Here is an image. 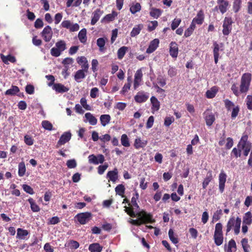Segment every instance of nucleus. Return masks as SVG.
<instances>
[{
	"instance_id": "3",
	"label": "nucleus",
	"mask_w": 252,
	"mask_h": 252,
	"mask_svg": "<svg viewBox=\"0 0 252 252\" xmlns=\"http://www.w3.org/2000/svg\"><path fill=\"white\" fill-rule=\"evenodd\" d=\"M241 221V219L239 217H231L226 224V234H227L233 228L235 235H238L240 232Z\"/></svg>"
},
{
	"instance_id": "61",
	"label": "nucleus",
	"mask_w": 252,
	"mask_h": 252,
	"mask_svg": "<svg viewBox=\"0 0 252 252\" xmlns=\"http://www.w3.org/2000/svg\"><path fill=\"white\" fill-rule=\"evenodd\" d=\"M98 89L94 87L91 89L90 92V96L92 98H95L98 95Z\"/></svg>"
},
{
	"instance_id": "21",
	"label": "nucleus",
	"mask_w": 252,
	"mask_h": 252,
	"mask_svg": "<svg viewBox=\"0 0 252 252\" xmlns=\"http://www.w3.org/2000/svg\"><path fill=\"white\" fill-rule=\"evenodd\" d=\"M152 6V4H150V15L154 18L158 19L161 15L162 11L159 9L154 8Z\"/></svg>"
},
{
	"instance_id": "8",
	"label": "nucleus",
	"mask_w": 252,
	"mask_h": 252,
	"mask_svg": "<svg viewBox=\"0 0 252 252\" xmlns=\"http://www.w3.org/2000/svg\"><path fill=\"white\" fill-rule=\"evenodd\" d=\"M72 134L70 131L64 132L60 137L57 144V147L59 148L62 145H64L70 141Z\"/></svg>"
},
{
	"instance_id": "5",
	"label": "nucleus",
	"mask_w": 252,
	"mask_h": 252,
	"mask_svg": "<svg viewBox=\"0 0 252 252\" xmlns=\"http://www.w3.org/2000/svg\"><path fill=\"white\" fill-rule=\"evenodd\" d=\"M81 224H85L89 222L92 218V214L85 212L78 214L75 217Z\"/></svg>"
},
{
	"instance_id": "12",
	"label": "nucleus",
	"mask_w": 252,
	"mask_h": 252,
	"mask_svg": "<svg viewBox=\"0 0 252 252\" xmlns=\"http://www.w3.org/2000/svg\"><path fill=\"white\" fill-rule=\"evenodd\" d=\"M226 174L222 170L221 171L219 175V189L221 193H222L224 191L225 183L226 180Z\"/></svg>"
},
{
	"instance_id": "52",
	"label": "nucleus",
	"mask_w": 252,
	"mask_h": 252,
	"mask_svg": "<svg viewBox=\"0 0 252 252\" xmlns=\"http://www.w3.org/2000/svg\"><path fill=\"white\" fill-rule=\"evenodd\" d=\"M168 235L170 238V240L172 241V242L175 244L178 243V240L177 238L174 236V231L172 229H170L168 231Z\"/></svg>"
},
{
	"instance_id": "60",
	"label": "nucleus",
	"mask_w": 252,
	"mask_h": 252,
	"mask_svg": "<svg viewBox=\"0 0 252 252\" xmlns=\"http://www.w3.org/2000/svg\"><path fill=\"white\" fill-rule=\"evenodd\" d=\"M108 167V165L106 163L102 165H99L98 167V173L100 175L103 174Z\"/></svg>"
},
{
	"instance_id": "6",
	"label": "nucleus",
	"mask_w": 252,
	"mask_h": 252,
	"mask_svg": "<svg viewBox=\"0 0 252 252\" xmlns=\"http://www.w3.org/2000/svg\"><path fill=\"white\" fill-rule=\"evenodd\" d=\"M232 21L231 18L225 17L223 22L222 33L224 35H228L232 30Z\"/></svg>"
},
{
	"instance_id": "32",
	"label": "nucleus",
	"mask_w": 252,
	"mask_h": 252,
	"mask_svg": "<svg viewBox=\"0 0 252 252\" xmlns=\"http://www.w3.org/2000/svg\"><path fill=\"white\" fill-rule=\"evenodd\" d=\"M0 58L2 62L5 64H8V62L11 63H15L16 62L15 58L10 55L4 56L3 54L0 55Z\"/></svg>"
},
{
	"instance_id": "18",
	"label": "nucleus",
	"mask_w": 252,
	"mask_h": 252,
	"mask_svg": "<svg viewBox=\"0 0 252 252\" xmlns=\"http://www.w3.org/2000/svg\"><path fill=\"white\" fill-rule=\"evenodd\" d=\"M218 4V8L220 12L223 14L227 10V7L229 5V2L225 0H217Z\"/></svg>"
},
{
	"instance_id": "36",
	"label": "nucleus",
	"mask_w": 252,
	"mask_h": 252,
	"mask_svg": "<svg viewBox=\"0 0 252 252\" xmlns=\"http://www.w3.org/2000/svg\"><path fill=\"white\" fill-rule=\"evenodd\" d=\"M20 91L17 86L12 85L10 89L5 92V94L7 95H14L16 94Z\"/></svg>"
},
{
	"instance_id": "40",
	"label": "nucleus",
	"mask_w": 252,
	"mask_h": 252,
	"mask_svg": "<svg viewBox=\"0 0 252 252\" xmlns=\"http://www.w3.org/2000/svg\"><path fill=\"white\" fill-rule=\"evenodd\" d=\"M89 250L91 252H101L102 248L98 243H94L89 246Z\"/></svg>"
},
{
	"instance_id": "34",
	"label": "nucleus",
	"mask_w": 252,
	"mask_h": 252,
	"mask_svg": "<svg viewBox=\"0 0 252 252\" xmlns=\"http://www.w3.org/2000/svg\"><path fill=\"white\" fill-rule=\"evenodd\" d=\"M111 117L108 114H103L100 116V121L102 126H105L108 125L110 121Z\"/></svg>"
},
{
	"instance_id": "13",
	"label": "nucleus",
	"mask_w": 252,
	"mask_h": 252,
	"mask_svg": "<svg viewBox=\"0 0 252 252\" xmlns=\"http://www.w3.org/2000/svg\"><path fill=\"white\" fill-rule=\"evenodd\" d=\"M142 76L143 73L141 69H138L134 74L133 84L134 89H136L140 85V83L142 79Z\"/></svg>"
},
{
	"instance_id": "46",
	"label": "nucleus",
	"mask_w": 252,
	"mask_h": 252,
	"mask_svg": "<svg viewBox=\"0 0 252 252\" xmlns=\"http://www.w3.org/2000/svg\"><path fill=\"white\" fill-rule=\"evenodd\" d=\"M241 0H234L233 3V10L235 13H237L241 7Z\"/></svg>"
},
{
	"instance_id": "27",
	"label": "nucleus",
	"mask_w": 252,
	"mask_h": 252,
	"mask_svg": "<svg viewBox=\"0 0 252 252\" xmlns=\"http://www.w3.org/2000/svg\"><path fill=\"white\" fill-rule=\"evenodd\" d=\"M252 223V213L249 211L246 213L243 218V223L251 225Z\"/></svg>"
},
{
	"instance_id": "29",
	"label": "nucleus",
	"mask_w": 252,
	"mask_h": 252,
	"mask_svg": "<svg viewBox=\"0 0 252 252\" xmlns=\"http://www.w3.org/2000/svg\"><path fill=\"white\" fill-rule=\"evenodd\" d=\"M213 54L214 56H219V51L223 50V43L218 44L216 41L213 42Z\"/></svg>"
},
{
	"instance_id": "59",
	"label": "nucleus",
	"mask_w": 252,
	"mask_h": 252,
	"mask_svg": "<svg viewBox=\"0 0 252 252\" xmlns=\"http://www.w3.org/2000/svg\"><path fill=\"white\" fill-rule=\"evenodd\" d=\"M62 52L57 48L53 47L51 49V54L52 56L58 57L60 56Z\"/></svg>"
},
{
	"instance_id": "31",
	"label": "nucleus",
	"mask_w": 252,
	"mask_h": 252,
	"mask_svg": "<svg viewBox=\"0 0 252 252\" xmlns=\"http://www.w3.org/2000/svg\"><path fill=\"white\" fill-rule=\"evenodd\" d=\"M143 28V25L142 24H139L137 25H136L132 30L131 32H130V36L131 37H135L137 36L138 34H139L141 32V31Z\"/></svg>"
},
{
	"instance_id": "50",
	"label": "nucleus",
	"mask_w": 252,
	"mask_h": 252,
	"mask_svg": "<svg viewBox=\"0 0 252 252\" xmlns=\"http://www.w3.org/2000/svg\"><path fill=\"white\" fill-rule=\"evenodd\" d=\"M242 245L245 252H250V246L248 244V240L246 238H243L241 241Z\"/></svg>"
},
{
	"instance_id": "43",
	"label": "nucleus",
	"mask_w": 252,
	"mask_h": 252,
	"mask_svg": "<svg viewBox=\"0 0 252 252\" xmlns=\"http://www.w3.org/2000/svg\"><path fill=\"white\" fill-rule=\"evenodd\" d=\"M26 167L24 162H21L18 165V175L20 177H23L26 172Z\"/></svg>"
},
{
	"instance_id": "54",
	"label": "nucleus",
	"mask_w": 252,
	"mask_h": 252,
	"mask_svg": "<svg viewBox=\"0 0 252 252\" xmlns=\"http://www.w3.org/2000/svg\"><path fill=\"white\" fill-rule=\"evenodd\" d=\"M222 215V210L221 209L217 210L214 213L212 218V221H216L219 220L220 218V216Z\"/></svg>"
},
{
	"instance_id": "44",
	"label": "nucleus",
	"mask_w": 252,
	"mask_h": 252,
	"mask_svg": "<svg viewBox=\"0 0 252 252\" xmlns=\"http://www.w3.org/2000/svg\"><path fill=\"white\" fill-rule=\"evenodd\" d=\"M236 244L233 239L230 240L228 244L227 248H225L226 252H232V249H236Z\"/></svg>"
},
{
	"instance_id": "11",
	"label": "nucleus",
	"mask_w": 252,
	"mask_h": 252,
	"mask_svg": "<svg viewBox=\"0 0 252 252\" xmlns=\"http://www.w3.org/2000/svg\"><path fill=\"white\" fill-rule=\"evenodd\" d=\"M149 98V94L143 91H140L137 93L134 96L135 101L138 103H142L145 102Z\"/></svg>"
},
{
	"instance_id": "25",
	"label": "nucleus",
	"mask_w": 252,
	"mask_h": 252,
	"mask_svg": "<svg viewBox=\"0 0 252 252\" xmlns=\"http://www.w3.org/2000/svg\"><path fill=\"white\" fill-rule=\"evenodd\" d=\"M85 73H87L84 69H80L76 71L74 75V79L77 82H80L81 80L86 77Z\"/></svg>"
},
{
	"instance_id": "35",
	"label": "nucleus",
	"mask_w": 252,
	"mask_h": 252,
	"mask_svg": "<svg viewBox=\"0 0 252 252\" xmlns=\"http://www.w3.org/2000/svg\"><path fill=\"white\" fill-rule=\"evenodd\" d=\"M218 91L217 87H213L210 90H208L206 93V96L208 98H212L214 97Z\"/></svg>"
},
{
	"instance_id": "63",
	"label": "nucleus",
	"mask_w": 252,
	"mask_h": 252,
	"mask_svg": "<svg viewBox=\"0 0 252 252\" xmlns=\"http://www.w3.org/2000/svg\"><path fill=\"white\" fill-rule=\"evenodd\" d=\"M158 25V23L157 21H152L148 25V30L150 32L154 31Z\"/></svg>"
},
{
	"instance_id": "23",
	"label": "nucleus",
	"mask_w": 252,
	"mask_h": 252,
	"mask_svg": "<svg viewBox=\"0 0 252 252\" xmlns=\"http://www.w3.org/2000/svg\"><path fill=\"white\" fill-rule=\"evenodd\" d=\"M53 89L59 93H63L67 92L69 90V88L65 87L64 85L60 83L55 84L53 86Z\"/></svg>"
},
{
	"instance_id": "56",
	"label": "nucleus",
	"mask_w": 252,
	"mask_h": 252,
	"mask_svg": "<svg viewBox=\"0 0 252 252\" xmlns=\"http://www.w3.org/2000/svg\"><path fill=\"white\" fill-rule=\"evenodd\" d=\"M222 225L219 222L216 224L214 234H222Z\"/></svg>"
},
{
	"instance_id": "10",
	"label": "nucleus",
	"mask_w": 252,
	"mask_h": 252,
	"mask_svg": "<svg viewBox=\"0 0 252 252\" xmlns=\"http://www.w3.org/2000/svg\"><path fill=\"white\" fill-rule=\"evenodd\" d=\"M88 159L89 163L96 165L102 163L104 161V157L101 154L98 155L96 156L94 155H91L89 156Z\"/></svg>"
},
{
	"instance_id": "22",
	"label": "nucleus",
	"mask_w": 252,
	"mask_h": 252,
	"mask_svg": "<svg viewBox=\"0 0 252 252\" xmlns=\"http://www.w3.org/2000/svg\"><path fill=\"white\" fill-rule=\"evenodd\" d=\"M147 144L146 140H142L140 137L136 138L135 139L134 146L136 149L143 148Z\"/></svg>"
},
{
	"instance_id": "33",
	"label": "nucleus",
	"mask_w": 252,
	"mask_h": 252,
	"mask_svg": "<svg viewBox=\"0 0 252 252\" xmlns=\"http://www.w3.org/2000/svg\"><path fill=\"white\" fill-rule=\"evenodd\" d=\"M151 102L152 104V109L155 111L158 110L160 107V103L158 99L155 96H152Z\"/></svg>"
},
{
	"instance_id": "55",
	"label": "nucleus",
	"mask_w": 252,
	"mask_h": 252,
	"mask_svg": "<svg viewBox=\"0 0 252 252\" xmlns=\"http://www.w3.org/2000/svg\"><path fill=\"white\" fill-rule=\"evenodd\" d=\"M181 19L180 18H175L172 22L171 28L172 30H175L180 24Z\"/></svg>"
},
{
	"instance_id": "37",
	"label": "nucleus",
	"mask_w": 252,
	"mask_h": 252,
	"mask_svg": "<svg viewBox=\"0 0 252 252\" xmlns=\"http://www.w3.org/2000/svg\"><path fill=\"white\" fill-rule=\"evenodd\" d=\"M87 31L85 29H82L78 33V38L82 43H85L87 41Z\"/></svg>"
},
{
	"instance_id": "7",
	"label": "nucleus",
	"mask_w": 252,
	"mask_h": 252,
	"mask_svg": "<svg viewBox=\"0 0 252 252\" xmlns=\"http://www.w3.org/2000/svg\"><path fill=\"white\" fill-rule=\"evenodd\" d=\"M203 116L208 126H211L215 120V115L210 109H207L203 113Z\"/></svg>"
},
{
	"instance_id": "14",
	"label": "nucleus",
	"mask_w": 252,
	"mask_h": 252,
	"mask_svg": "<svg viewBox=\"0 0 252 252\" xmlns=\"http://www.w3.org/2000/svg\"><path fill=\"white\" fill-rule=\"evenodd\" d=\"M84 122H88L92 126L95 125L97 123V119L91 113L87 112L85 114Z\"/></svg>"
},
{
	"instance_id": "57",
	"label": "nucleus",
	"mask_w": 252,
	"mask_h": 252,
	"mask_svg": "<svg viewBox=\"0 0 252 252\" xmlns=\"http://www.w3.org/2000/svg\"><path fill=\"white\" fill-rule=\"evenodd\" d=\"M68 246L72 249H77L79 247V244L76 241L70 240L68 243Z\"/></svg>"
},
{
	"instance_id": "39",
	"label": "nucleus",
	"mask_w": 252,
	"mask_h": 252,
	"mask_svg": "<svg viewBox=\"0 0 252 252\" xmlns=\"http://www.w3.org/2000/svg\"><path fill=\"white\" fill-rule=\"evenodd\" d=\"M28 201L31 205V210L33 212H38L40 211L39 207L36 204L34 200L32 198H30Z\"/></svg>"
},
{
	"instance_id": "41",
	"label": "nucleus",
	"mask_w": 252,
	"mask_h": 252,
	"mask_svg": "<svg viewBox=\"0 0 252 252\" xmlns=\"http://www.w3.org/2000/svg\"><path fill=\"white\" fill-rule=\"evenodd\" d=\"M212 179L213 177L212 172L211 171H209L207 173V176L206 178L204 179V181L202 183V187L203 189H206V188L208 185L211 181L212 180Z\"/></svg>"
},
{
	"instance_id": "48",
	"label": "nucleus",
	"mask_w": 252,
	"mask_h": 252,
	"mask_svg": "<svg viewBox=\"0 0 252 252\" xmlns=\"http://www.w3.org/2000/svg\"><path fill=\"white\" fill-rule=\"evenodd\" d=\"M56 47L62 52L66 49V44L63 40H61L56 43Z\"/></svg>"
},
{
	"instance_id": "28",
	"label": "nucleus",
	"mask_w": 252,
	"mask_h": 252,
	"mask_svg": "<svg viewBox=\"0 0 252 252\" xmlns=\"http://www.w3.org/2000/svg\"><path fill=\"white\" fill-rule=\"evenodd\" d=\"M107 177L113 182H115L118 178L117 169H115L113 171H109L107 174Z\"/></svg>"
},
{
	"instance_id": "53",
	"label": "nucleus",
	"mask_w": 252,
	"mask_h": 252,
	"mask_svg": "<svg viewBox=\"0 0 252 252\" xmlns=\"http://www.w3.org/2000/svg\"><path fill=\"white\" fill-rule=\"evenodd\" d=\"M245 102L246 103L247 108L250 110H252V95H247L245 100Z\"/></svg>"
},
{
	"instance_id": "19",
	"label": "nucleus",
	"mask_w": 252,
	"mask_h": 252,
	"mask_svg": "<svg viewBox=\"0 0 252 252\" xmlns=\"http://www.w3.org/2000/svg\"><path fill=\"white\" fill-rule=\"evenodd\" d=\"M77 63L81 65L82 69H84L86 72H88L89 64L86 57L81 56L77 59Z\"/></svg>"
},
{
	"instance_id": "17",
	"label": "nucleus",
	"mask_w": 252,
	"mask_h": 252,
	"mask_svg": "<svg viewBox=\"0 0 252 252\" xmlns=\"http://www.w3.org/2000/svg\"><path fill=\"white\" fill-rule=\"evenodd\" d=\"M103 11L99 8L96 9L93 13V16L91 20V24L92 25H94L99 20L100 16L103 14Z\"/></svg>"
},
{
	"instance_id": "15",
	"label": "nucleus",
	"mask_w": 252,
	"mask_h": 252,
	"mask_svg": "<svg viewBox=\"0 0 252 252\" xmlns=\"http://www.w3.org/2000/svg\"><path fill=\"white\" fill-rule=\"evenodd\" d=\"M118 16V13L116 11H113L111 13L107 14L101 20L102 23H108L113 21Z\"/></svg>"
},
{
	"instance_id": "16",
	"label": "nucleus",
	"mask_w": 252,
	"mask_h": 252,
	"mask_svg": "<svg viewBox=\"0 0 252 252\" xmlns=\"http://www.w3.org/2000/svg\"><path fill=\"white\" fill-rule=\"evenodd\" d=\"M159 43L158 39L155 38L150 42L149 46L147 49L146 53L151 54L154 52L158 47Z\"/></svg>"
},
{
	"instance_id": "51",
	"label": "nucleus",
	"mask_w": 252,
	"mask_h": 252,
	"mask_svg": "<svg viewBox=\"0 0 252 252\" xmlns=\"http://www.w3.org/2000/svg\"><path fill=\"white\" fill-rule=\"evenodd\" d=\"M42 126L46 130H52L53 129L52 124L48 121H43L42 122Z\"/></svg>"
},
{
	"instance_id": "20",
	"label": "nucleus",
	"mask_w": 252,
	"mask_h": 252,
	"mask_svg": "<svg viewBox=\"0 0 252 252\" xmlns=\"http://www.w3.org/2000/svg\"><path fill=\"white\" fill-rule=\"evenodd\" d=\"M169 53L173 58H176L178 54V47L176 42H172L170 43Z\"/></svg>"
},
{
	"instance_id": "1",
	"label": "nucleus",
	"mask_w": 252,
	"mask_h": 252,
	"mask_svg": "<svg viewBox=\"0 0 252 252\" xmlns=\"http://www.w3.org/2000/svg\"><path fill=\"white\" fill-rule=\"evenodd\" d=\"M251 79L252 75L251 73H245L243 74L241 78L239 88L235 84L232 85L231 90L233 93L236 96H239L242 94H245L249 90Z\"/></svg>"
},
{
	"instance_id": "26",
	"label": "nucleus",
	"mask_w": 252,
	"mask_h": 252,
	"mask_svg": "<svg viewBox=\"0 0 252 252\" xmlns=\"http://www.w3.org/2000/svg\"><path fill=\"white\" fill-rule=\"evenodd\" d=\"M204 19V16L203 11L200 10L197 13L196 16L193 19L192 21L198 25H201L203 23Z\"/></svg>"
},
{
	"instance_id": "64",
	"label": "nucleus",
	"mask_w": 252,
	"mask_h": 252,
	"mask_svg": "<svg viewBox=\"0 0 252 252\" xmlns=\"http://www.w3.org/2000/svg\"><path fill=\"white\" fill-rule=\"evenodd\" d=\"M24 141L25 143L29 146L32 145L33 143V140L32 137L28 135L25 136Z\"/></svg>"
},
{
	"instance_id": "42",
	"label": "nucleus",
	"mask_w": 252,
	"mask_h": 252,
	"mask_svg": "<svg viewBox=\"0 0 252 252\" xmlns=\"http://www.w3.org/2000/svg\"><path fill=\"white\" fill-rule=\"evenodd\" d=\"M214 239L215 244L218 246L221 245L223 243V234H214Z\"/></svg>"
},
{
	"instance_id": "45",
	"label": "nucleus",
	"mask_w": 252,
	"mask_h": 252,
	"mask_svg": "<svg viewBox=\"0 0 252 252\" xmlns=\"http://www.w3.org/2000/svg\"><path fill=\"white\" fill-rule=\"evenodd\" d=\"M128 48L126 46H123L119 49L117 52L118 58L121 60L126 54Z\"/></svg>"
},
{
	"instance_id": "4",
	"label": "nucleus",
	"mask_w": 252,
	"mask_h": 252,
	"mask_svg": "<svg viewBox=\"0 0 252 252\" xmlns=\"http://www.w3.org/2000/svg\"><path fill=\"white\" fill-rule=\"evenodd\" d=\"M248 137L246 135L241 137L237 146L240 151L244 150L249 152H250L252 145L251 143L248 141Z\"/></svg>"
},
{
	"instance_id": "2",
	"label": "nucleus",
	"mask_w": 252,
	"mask_h": 252,
	"mask_svg": "<svg viewBox=\"0 0 252 252\" xmlns=\"http://www.w3.org/2000/svg\"><path fill=\"white\" fill-rule=\"evenodd\" d=\"M126 212L131 217H135L137 216L138 218V219L136 220H130L129 222L133 225H140L148 222L152 223L154 221V220L152 219V215L150 214L147 213L143 210L141 211V212L135 213L133 210L127 211L126 209Z\"/></svg>"
},
{
	"instance_id": "58",
	"label": "nucleus",
	"mask_w": 252,
	"mask_h": 252,
	"mask_svg": "<svg viewBox=\"0 0 252 252\" xmlns=\"http://www.w3.org/2000/svg\"><path fill=\"white\" fill-rule=\"evenodd\" d=\"M66 165L69 168H74L77 166V163L74 159H69L67 161Z\"/></svg>"
},
{
	"instance_id": "49",
	"label": "nucleus",
	"mask_w": 252,
	"mask_h": 252,
	"mask_svg": "<svg viewBox=\"0 0 252 252\" xmlns=\"http://www.w3.org/2000/svg\"><path fill=\"white\" fill-rule=\"evenodd\" d=\"M125 188L124 185L120 184L118 185L115 188V191L119 195L123 196L125 193Z\"/></svg>"
},
{
	"instance_id": "47",
	"label": "nucleus",
	"mask_w": 252,
	"mask_h": 252,
	"mask_svg": "<svg viewBox=\"0 0 252 252\" xmlns=\"http://www.w3.org/2000/svg\"><path fill=\"white\" fill-rule=\"evenodd\" d=\"M121 142L122 145L124 147H128L130 146L129 139L126 134H124L121 136Z\"/></svg>"
},
{
	"instance_id": "30",
	"label": "nucleus",
	"mask_w": 252,
	"mask_h": 252,
	"mask_svg": "<svg viewBox=\"0 0 252 252\" xmlns=\"http://www.w3.org/2000/svg\"><path fill=\"white\" fill-rule=\"evenodd\" d=\"M107 39L106 38L100 37L98 38L96 40V44L99 47L100 52H103L105 50L104 46L106 43Z\"/></svg>"
},
{
	"instance_id": "62",
	"label": "nucleus",
	"mask_w": 252,
	"mask_h": 252,
	"mask_svg": "<svg viewBox=\"0 0 252 252\" xmlns=\"http://www.w3.org/2000/svg\"><path fill=\"white\" fill-rule=\"evenodd\" d=\"M22 188L23 190L27 193L30 194H33L34 193L33 189L30 186L27 185H23Z\"/></svg>"
},
{
	"instance_id": "9",
	"label": "nucleus",
	"mask_w": 252,
	"mask_h": 252,
	"mask_svg": "<svg viewBox=\"0 0 252 252\" xmlns=\"http://www.w3.org/2000/svg\"><path fill=\"white\" fill-rule=\"evenodd\" d=\"M41 35L46 42L50 41L53 35L51 27L49 26H46L41 32Z\"/></svg>"
},
{
	"instance_id": "24",
	"label": "nucleus",
	"mask_w": 252,
	"mask_h": 252,
	"mask_svg": "<svg viewBox=\"0 0 252 252\" xmlns=\"http://www.w3.org/2000/svg\"><path fill=\"white\" fill-rule=\"evenodd\" d=\"M17 236L16 238L19 239L25 240L26 237L29 235V232L27 230L23 229L21 228H19L17 230Z\"/></svg>"
},
{
	"instance_id": "38",
	"label": "nucleus",
	"mask_w": 252,
	"mask_h": 252,
	"mask_svg": "<svg viewBox=\"0 0 252 252\" xmlns=\"http://www.w3.org/2000/svg\"><path fill=\"white\" fill-rule=\"evenodd\" d=\"M141 9V6L139 3H133L130 6V11L132 14H135L136 12L140 11Z\"/></svg>"
}]
</instances>
